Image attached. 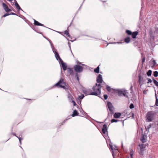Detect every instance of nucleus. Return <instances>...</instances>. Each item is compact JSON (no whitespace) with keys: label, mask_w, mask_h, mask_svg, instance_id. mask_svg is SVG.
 Here are the masks:
<instances>
[{"label":"nucleus","mask_w":158,"mask_h":158,"mask_svg":"<svg viewBox=\"0 0 158 158\" xmlns=\"http://www.w3.org/2000/svg\"><path fill=\"white\" fill-rule=\"evenodd\" d=\"M84 97V96L83 94H82L81 95V96H79V98L80 99H82Z\"/></svg>","instance_id":"39"},{"label":"nucleus","mask_w":158,"mask_h":158,"mask_svg":"<svg viewBox=\"0 0 158 158\" xmlns=\"http://www.w3.org/2000/svg\"><path fill=\"white\" fill-rule=\"evenodd\" d=\"M11 3H12V5H13L14 4V2H11Z\"/></svg>","instance_id":"50"},{"label":"nucleus","mask_w":158,"mask_h":158,"mask_svg":"<svg viewBox=\"0 0 158 158\" xmlns=\"http://www.w3.org/2000/svg\"><path fill=\"white\" fill-rule=\"evenodd\" d=\"M126 33L128 35H131L132 32L129 30H127L126 31Z\"/></svg>","instance_id":"24"},{"label":"nucleus","mask_w":158,"mask_h":158,"mask_svg":"<svg viewBox=\"0 0 158 158\" xmlns=\"http://www.w3.org/2000/svg\"><path fill=\"white\" fill-rule=\"evenodd\" d=\"M60 62H61L63 70L64 71L65 70L67 69V67L65 64L63 62L62 60H61Z\"/></svg>","instance_id":"11"},{"label":"nucleus","mask_w":158,"mask_h":158,"mask_svg":"<svg viewBox=\"0 0 158 158\" xmlns=\"http://www.w3.org/2000/svg\"><path fill=\"white\" fill-rule=\"evenodd\" d=\"M34 24L35 25L40 26H44V24H41V23H40L38 22L37 21H36V20H35L34 19Z\"/></svg>","instance_id":"15"},{"label":"nucleus","mask_w":158,"mask_h":158,"mask_svg":"<svg viewBox=\"0 0 158 158\" xmlns=\"http://www.w3.org/2000/svg\"><path fill=\"white\" fill-rule=\"evenodd\" d=\"M3 7L6 12H8L11 11L10 9H9L8 6L5 3H2V4Z\"/></svg>","instance_id":"7"},{"label":"nucleus","mask_w":158,"mask_h":158,"mask_svg":"<svg viewBox=\"0 0 158 158\" xmlns=\"http://www.w3.org/2000/svg\"><path fill=\"white\" fill-rule=\"evenodd\" d=\"M101 84H98L96 83L95 86L92 88V89L93 91H92L91 94L92 95H94L98 96L100 95L101 94Z\"/></svg>","instance_id":"1"},{"label":"nucleus","mask_w":158,"mask_h":158,"mask_svg":"<svg viewBox=\"0 0 158 158\" xmlns=\"http://www.w3.org/2000/svg\"><path fill=\"white\" fill-rule=\"evenodd\" d=\"M97 81L98 83L100 84L102 82L103 80L102 79V75L101 74H99L97 78Z\"/></svg>","instance_id":"8"},{"label":"nucleus","mask_w":158,"mask_h":158,"mask_svg":"<svg viewBox=\"0 0 158 158\" xmlns=\"http://www.w3.org/2000/svg\"><path fill=\"white\" fill-rule=\"evenodd\" d=\"M118 92L119 96H121L123 95L126 97H128V96L127 95V92L124 90L119 89L118 90Z\"/></svg>","instance_id":"6"},{"label":"nucleus","mask_w":158,"mask_h":158,"mask_svg":"<svg viewBox=\"0 0 158 158\" xmlns=\"http://www.w3.org/2000/svg\"><path fill=\"white\" fill-rule=\"evenodd\" d=\"M139 146L140 147V150L141 151H143L144 149L145 148V146H144L143 144H139Z\"/></svg>","instance_id":"21"},{"label":"nucleus","mask_w":158,"mask_h":158,"mask_svg":"<svg viewBox=\"0 0 158 158\" xmlns=\"http://www.w3.org/2000/svg\"><path fill=\"white\" fill-rule=\"evenodd\" d=\"M155 96H156V103H155V105L158 106V99L157 98V96H156V94H155Z\"/></svg>","instance_id":"29"},{"label":"nucleus","mask_w":158,"mask_h":158,"mask_svg":"<svg viewBox=\"0 0 158 158\" xmlns=\"http://www.w3.org/2000/svg\"><path fill=\"white\" fill-rule=\"evenodd\" d=\"M121 115V114L120 113H115L114 115V117L115 118H118Z\"/></svg>","instance_id":"18"},{"label":"nucleus","mask_w":158,"mask_h":158,"mask_svg":"<svg viewBox=\"0 0 158 158\" xmlns=\"http://www.w3.org/2000/svg\"><path fill=\"white\" fill-rule=\"evenodd\" d=\"M110 148H111V149H113V148H112V146H110Z\"/></svg>","instance_id":"49"},{"label":"nucleus","mask_w":158,"mask_h":158,"mask_svg":"<svg viewBox=\"0 0 158 158\" xmlns=\"http://www.w3.org/2000/svg\"><path fill=\"white\" fill-rule=\"evenodd\" d=\"M15 7L16 8L18 9V10L19 11L20 10H22L21 9V8L19 6V4L17 3V2L16 1H15Z\"/></svg>","instance_id":"16"},{"label":"nucleus","mask_w":158,"mask_h":158,"mask_svg":"<svg viewBox=\"0 0 158 158\" xmlns=\"http://www.w3.org/2000/svg\"><path fill=\"white\" fill-rule=\"evenodd\" d=\"M68 73L71 75H73L74 72L73 69H72L69 68L67 69Z\"/></svg>","instance_id":"17"},{"label":"nucleus","mask_w":158,"mask_h":158,"mask_svg":"<svg viewBox=\"0 0 158 158\" xmlns=\"http://www.w3.org/2000/svg\"><path fill=\"white\" fill-rule=\"evenodd\" d=\"M131 38L130 37H127L124 39V41L127 43H129L130 41Z\"/></svg>","instance_id":"20"},{"label":"nucleus","mask_w":158,"mask_h":158,"mask_svg":"<svg viewBox=\"0 0 158 158\" xmlns=\"http://www.w3.org/2000/svg\"><path fill=\"white\" fill-rule=\"evenodd\" d=\"M107 126L106 124H104L103 126V128L102 129V132L104 134H105L107 131Z\"/></svg>","instance_id":"9"},{"label":"nucleus","mask_w":158,"mask_h":158,"mask_svg":"<svg viewBox=\"0 0 158 158\" xmlns=\"http://www.w3.org/2000/svg\"><path fill=\"white\" fill-rule=\"evenodd\" d=\"M118 121V120L113 119L111 120V123H114V122H117Z\"/></svg>","instance_id":"33"},{"label":"nucleus","mask_w":158,"mask_h":158,"mask_svg":"<svg viewBox=\"0 0 158 158\" xmlns=\"http://www.w3.org/2000/svg\"><path fill=\"white\" fill-rule=\"evenodd\" d=\"M153 74L155 77H157L158 76V72L157 71H155L153 72Z\"/></svg>","instance_id":"28"},{"label":"nucleus","mask_w":158,"mask_h":158,"mask_svg":"<svg viewBox=\"0 0 158 158\" xmlns=\"http://www.w3.org/2000/svg\"><path fill=\"white\" fill-rule=\"evenodd\" d=\"M105 100H106L108 98V96L106 94H104L103 96Z\"/></svg>","instance_id":"38"},{"label":"nucleus","mask_w":158,"mask_h":158,"mask_svg":"<svg viewBox=\"0 0 158 158\" xmlns=\"http://www.w3.org/2000/svg\"><path fill=\"white\" fill-rule=\"evenodd\" d=\"M13 134V135H15V136H16V137L17 136L16 135V134H15V133H14Z\"/></svg>","instance_id":"46"},{"label":"nucleus","mask_w":158,"mask_h":158,"mask_svg":"<svg viewBox=\"0 0 158 158\" xmlns=\"http://www.w3.org/2000/svg\"><path fill=\"white\" fill-rule=\"evenodd\" d=\"M83 92L86 95H91L90 94L92 91L90 89L84 90H83Z\"/></svg>","instance_id":"10"},{"label":"nucleus","mask_w":158,"mask_h":158,"mask_svg":"<svg viewBox=\"0 0 158 158\" xmlns=\"http://www.w3.org/2000/svg\"><path fill=\"white\" fill-rule=\"evenodd\" d=\"M77 78V80L79 81V78L78 77V75L77 73H76L75 76Z\"/></svg>","instance_id":"40"},{"label":"nucleus","mask_w":158,"mask_h":158,"mask_svg":"<svg viewBox=\"0 0 158 158\" xmlns=\"http://www.w3.org/2000/svg\"><path fill=\"white\" fill-rule=\"evenodd\" d=\"M17 137L19 139V141L20 143L21 144V140H23V139L21 138H20V137L19 138L18 136H17Z\"/></svg>","instance_id":"43"},{"label":"nucleus","mask_w":158,"mask_h":158,"mask_svg":"<svg viewBox=\"0 0 158 158\" xmlns=\"http://www.w3.org/2000/svg\"><path fill=\"white\" fill-rule=\"evenodd\" d=\"M106 89H107V90L109 92H110L111 91V88L110 87V86H109L107 85L106 86Z\"/></svg>","instance_id":"30"},{"label":"nucleus","mask_w":158,"mask_h":158,"mask_svg":"<svg viewBox=\"0 0 158 158\" xmlns=\"http://www.w3.org/2000/svg\"><path fill=\"white\" fill-rule=\"evenodd\" d=\"M82 65H85V64H82Z\"/></svg>","instance_id":"53"},{"label":"nucleus","mask_w":158,"mask_h":158,"mask_svg":"<svg viewBox=\"0 0 158 158\" xmlns=\"http://www.w3.org/2000/svg\"><path fill=\"white\" fill-rule=\"evenodd\" d=\"M71 102H73V105L75 106L77 105V104L73 100Z\"/></svg>","instance_id":"41"},{"label":"nucleus","mask_w":158,"mask_h":158,"mask_svg":"<svg viewBox=\"0 0 158 158\" xmlns=\"http://www.w3.org/2000/svg\"><path fill=\"white\" fill-rule=\"evenodd\" d=\"M10 15H16V14L14 13H13V12H12L10 14Z\"/></svg>","instance_id":"45"},{"label":"nucleus","mask_w":158,"mask_h":158,"mask_svg":"<svg viewBox=\"0 0 158 158\" xmlns=\"http://www.w3.org/2000/svg\"><path fill=\"white\" fill-rule=\"evenodd\" d=\"M68 98L70 102H71L72 100H73V97L70 94H69L68 95Z\"/></svg>","instance_id":"22"},{"label":"nucleus","mask_w":158,"mask_h":158,"mask_svg":"<svg viewBox=\"0 0 158 158\" xmlns=\"http://www.w3.org/2000/svg\"><path fill=\"white\" fill-rule=\"evenodd\" d=\"M157 126L158 127V122H157Z\"/></svg>","instance_id":"51"},{"label":"nucleus","mask_w":158,"mask_h":158,"mask_svg":"<svg viewBox=\"0 0 158 158\" xmlns=\"http://www.w3.org/2000/svg\"><path fill=\"white\" fill-rule=\"evenodd\" d=\"M64 34L66 36L68 37H70V35L68 31L67 30H66L64 31Z\"/></svg>","instance_id":"27"},{"label":"nucleus","mask_w":158,"mask_h":158,"mask_svg":"<svg viewBox=\"0 0 158 158\" xmlns=\"http://www.w3.org/2000/svg\"><path fill=\"white\" fill-rule=\"evenodd\" d=\"M131 115L132 118H134V114L132 112V111H131L129 114L128 115V116Z\"/></svg>","instance_id":"31"},{"label":"nucleus","mask_w":158,"mask_h":158,"mask_svg":"<svg viewBox=\"0 0 158 158\" xmlns=\"http://www.w3.org/2000/svg\"><path fill=\"white\" fill-rule=\"evenodd\" d=\"M152 71L149 70L147 73V74L148 76H151L152 74Z\"/></svg>","instance_id":"26"},{"label":"nucleus","mask_w":158,"mask_h":158,"mask_svg":"<svg viewBox=\"0 0 158 158\" xmlns=\"http://www.w3.org/2000/svg\"><path fill=\"white\" fill-rule=\"evenodd\" d=\"M133 150H131V158H133Z\"/></svg>","instance_id":"34"},{"label":"nucleus","mask_w":158,"mask_h":158,"mask_svg":"<svg viewBox=\"0 0 158 158\" xmlns=\"http://www.w3.org/2000/svg\"><path fill=\"white\" fill-rule=\"evenodd\" d=\"M7 0L9 2H11L12 1V0Z\"/></svg>","instance_id":"47"},{"label":"nucleus","mask_w":158,"mask_h":158,"mask_svg":"<svg viewBox=\"0 0 158 158\" xmlns=\"http://www.w3.org/2000/svg\"><path fill=\"white\" fill-rule=\"evenodd\" d=\"M9 15H10V14H8V13H6L5 14H4L2 16V17H5Z\"/></svg>","instance_id":"42"},{"label":"nucleus","mask_w":158,"mask_h":158,"mask_svg":"<svg viewBox=\"0 0 158 158\" xmlns=\"http://www.w3.org/2000/svg\"><path fill=\"white\" fill-rule=\"evenodd\" d=\"M55 86L57 87L59 86L64 89H67L66 84L64 81V79L62 78H61L59 81L55 85Z\"/></svg>","instance_id":"2"},{"label":"nucleus","mask_w":158,"mask_h":158,"mask_svg":"<svg viewBox=\"0 0 158 158\" xmlns=\"http://www.w3.org/2000/svg\"><path fill=\"white\" fill-rule=\"evenodd\" d=\"M79 64H81V63H80Z\"/></svg>","instance_id":"52"},{"label":"nucleus","mask_w":158,"mask_h":158,"mask_svg":"<svg viewBox=\"0 0 158 158\" xmlns=\"http://www.w3.org/2000/svg\"><path fill=\"white\" fill-rule=\"evenodd\" d=\"M147 79L148 80V81L147 82V83H151L152 82V80L149 78H148Z\"/></svg>","instance_id":"37"},{"label":"nucleus","mask_w":158,"mask_h":158,"mask_svg":"<svg viewBox=\"0 0 158 158\" xmlns=\"http://www.w3.org/2000/svg\"><path fill=\"white\" fill-rule=\"evenodd\" d=\"M141 141L143 143H144L145 142H146V140L144 139V136H143L142 138L141 139Z\"/></svg>","instance_id":"32"},{"label":"nucleus","mask_w":158,"mask_h":158,"mask_svg":"<svg viewBox=\"0 0 158 158\" xmlns=\"http://www.w3.org/2000/svg\"><path fill=\"white\" fill-rule=\"evenodd\" d=\"M138 32L137 31H134L131 34L132 37L133 39H135L136 38V36L138 35Z\"/></svg>","instance_id":"12"},{"label":"nucleus","mask_w":158,"mask_h":158,"mask_svg":"<svg viewBox=\"0 0 158 158\" xmlns=\"http://www.w3.org/2000/svg\"><path fill=\"white\" fill-rule=\"evenodd\" d=\"M152 60H153L152 62L153 65L154 66H155L156 64V60H153V59H152Z\"/></svg>","instance_id":"36"},{"label":"nucleus","mask_w":158,"mask_h":158,"mask_svg":"<svg viewBox=\"0 0 158 158\" xmlns=\"http://www.w3.org/2000/svg\"><path fill=\"white\" fill-rule=\"evenodd\" d=\"M107 105L108 109L111 114H114V108L112 106V103L110 102H108Z\"/></svg>","instance_id":"4"},{"label":"nucleus","mask_w":158,"mask_h":158,"mask_svg":"<svg viewBox=\"0 0 158 158\" xmlns=\"http://www.w3.org/2000/svg\"><path fill=\"white\" fill-rule=\"evenodd\" d=\"M99 65L98 66L97 68L94 69V72L96 73H98L99 72Z\"/></svg>","instance_id":"23"},{"label":"nucleus","mask_w":158,"mask_h":158,"mask_svg":"<svg viewBox=\"0 0 158 158\" xmlns=\"http://www.w3.org/2000/svg\"><path fill=\"white\" fill-rule=\"evenodd\" d=\"M132 86H131V87L130 88V89H132Z\"/></svg>","instance_id":"48"},{"label":"nucleus","mask_w":158,"mask_h":158,"mask_svg":"<svg viewBox=\"0 0 158 158\" xmlns=\"http://www.w3.org/2000/svg\"><path fill=\"white\" fill-rule=\"evenodd\" d=\"M154 116V114L152 111H149L147 113L146 118L148 122H150L153 119Z\"/></svg>","instance_id":"3"},{"label":"nucleus","mask_w":158,"mask_h":158,"mask_svg":"<svg viewBox=\"0 0 158 158\" xmlns=\"http://www.w3.org/2000/svg\"><path fill=\"white\" fill-rule=\"evenodd\" d=\"M83 67L78 65L74 66V68L75 71L79 73L81 72L83 70Z\"/></svg>","instance_id":"5"},{"label":"nucleus","mask_w":158,"mask_h":158,"mask_svg":"<svg viewBox=\"0 0 158 158\" xmlns=\"http://www.w3.org/2000/svg\"><path fill=\"white\" fill-rule=\"evenodd\" d=\"M55 56L57 60H59L60 61L62 60L60 58L58 53L56 52H55Z\"/></svg>","instance_id":"13"},{"label":"nucleus","mask_w":158,"mask_h":158,"mask_svg":"<svg viewBox=\"0 0 158 158\" xmlns=\"http://www.w3.org/2000/svg\"><path fill=\"white\" fill-rule=\"evenodd\" d=\"M134 105L133 104L131 103L129 106L130 108V109H133L134 108Z\"/></svg>","instance_id":"35"},{"label":"nucleus","mask_w":158,"mask_h":158,"mask_svg":"<svg viewBox=\"0 0 158 158\" xmlns=\"http://www.w3.org/2000/svg\"><path fill=\"white\" fill-rule=\"evenodd\" d=\"M143 78L140 75L139 76V84L140 85H142L143 83Z\"/></svg>","instance_id":"14"},{"label":"nucleus","mask_w":158,"mask_h":158,"mask_svg":"<svg viewBox=\"0 0 158 158\" xmlns=\"http://www.w3.org/2000/svg\"><path fill=\"white\" fill-rule=\"evenodd\" d=\"M145 60V57H144L143 58L142 61V64H143V63L144 62Z\"/></svg>","instance_id":"44"},{"label":"nucleus","mask_w":158,"mask_h":158,"mask_svg":"<svg viewBox=\"0 0 158 158\" xmlns=\"http://www.w3.org/2000/svg\"><path fill=\"white\" fill-rule=\"evenodd\" d=\"M78 113L77 111V110H75L73 111V114H72V116L73 117H74L75 116H78Z\"/></svg>","instance_id":"19"},{"label":"nucleus","mask_w":158,"mask_h":158,"mask_svg":"<svg viewBox=\"0 0 158 158\" xmlns=\"http://www.w3.org/2000/svg\"><path fill=\"white\" fill-rule=\"evenodd\" d=\"M153 81L155 85L158 87V82L154 79H153Z\"/></svg>","instance_id":"25"}]
</instances>
